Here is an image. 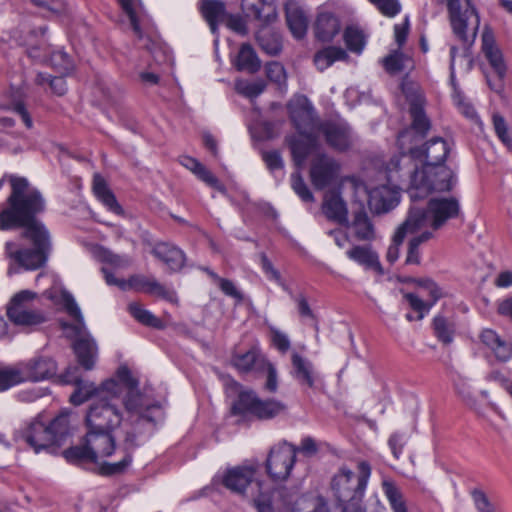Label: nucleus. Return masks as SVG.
<instances>
[{
  "label": "nucleus",
  "instance_id": "nucleus-31",
  "mask_svg": "<svg viewBox=\"0 0 512 512\" xmlns=\"http://www.w3.org/2000/svg\"><path fill=\"white\" fill-rule=\"evenodd\" d=\"M200 9L211 32L216 34L218 23L224 22L227 15L225 3L220 0H202Z\"/></svg>",
  "mask_w": 512,
  "mask_h": 512
},
{
  "label": "nucleus",
  "instance_id": "nucleus-64",
  "mask_svg": "<svg viewBox=\"0 0 512 512\" xmlns=\"http://www.w3.org/2000/svg\"><path fill=\"white\" fill-rule=\"evenodd\" d=\"M274 501L275 493L260 492L259 495L253 499V504L257 512H276Z\"/></svg>",
  "mask_w": 512,
  "mask_h": 512
},
{
  "label": "nucleus",
  "instance_id": "nucleus-27",
  "mask_svg": "<svg viewBox=\"0 0 512 512\" xmlns=\"http://www.w3.org/2000/svg\"><path fill=\"white\" fill-rule=\"evenodd\" d=\"M419 284L425 287L433 298L432 304H427L420 297L414 293H405L404 298L408 302L409 306L416 312H418V319H422L426 313L430 310L431 306L441 297V291L436 283L431 279H422Z\"/></svg>",
  "mask_w": 512,
  "mask_h": 512
},
{
  "label": "nucleus",
  "instance_id": "nucleus-56",
  "mask_svg": "<svg viewBox=\"0 0 512 512\" xmlns=\"http://www.w3.org/2000/svg\"><path fill=\"white\" fill-rule=\"evenodd\" d=\"M121 8L128 16L131 26L133 28V31L135 35L139 38H143V33L139 24V20L137 17V8H136V1L135 0H118Z\"/></svg>",
  "mask_w": 512,
  "mask_h": 512
},
{
  "label": "nucleus",
  "instance_id": "nucleus-36",
  "mask_svg": "<svg viewBox=\"0 0 512 512\" xmlns=\"http://www.w3.org/2000/svg\"><path fill=\"white\" fill-rule=\"evenodd\" d=\"M409 112L412 118V130L421 138L425 137L431 128V123L424 112L421 98L418 97L411 101Z\"/></svg>",
  "mask_w": 512,
  "mask_h": 512
},
{
  "label": "nucleus",
  "instance_id": "nucleus-35",
  "mask_svg": "<svg viewBox=\"0 0 512 512\" xmlns=\"http://www.w3.org/2000/svg\"><path fill=\"white\" fill-rule=\"evenodd\" d=\"M292 371L291 375L300 383L309 387H313L315 383L313 375V365L306 358L302 357L297 352L291 355Z\"/></svg>",
  "mask_w": 512,
  "mask_h": 512
},
{
  "label": "nucleus",
  "instance_id": "nucleus-11",
  "mask_svg": "<svg viewBox=\"0 0 512 512\" xmlns=\"http://www.w3.org/2000/svg\"><path fill=\"white\" fill-rule=\"evenodd\" d=\"M481 40L482 52L497 76V81L492 82L490 77L487 75V83L492 90L500 92L503 89V79L507 71V66L504 61L503 54L499 47L496 45L493 32L490 29L486 28L483 31Z\"/></svg>",
  "mask_w": 512,
  "mask_h": 512
},
{
  "label": "nucleus",
  "instance_id": "nucleus-48",
  "mask_svg": "<svg viewBox=\"0 0 512 512\" xmlns=\"http://www.w3.org/2000/svg\"><path fill=\"white\" fill-rule=\"evenodd\" d=\"M180 163L196 174L202 181L211 185V187L216 188L217 179L214 175L197 159L190 156H183L180 158Z\"/></svg>",
  "mask_w": 512,
  "mask_h": 512
},
{
  "label": "nucleus",
  "instance_id": "nucleus-45",
  "mask_svg": "<svg viewBox=\"0 0 512 512\" xmlns=\"http://www.w3.org/2000/svg\"><path fill=\"white\" fill-rule=\"evenodd\" d=\"M343 39L347 49L355 54H361L366 45V35L362 29L357 26H348L343 34Z\"/></svg>",
  "mask_w": 512,
  "mask_h": 512
},
{
  "label": "nucleus",
  "instance_id": "nucleus-42",
  "mask_svg": "<svg viewBox=\"0 0 512 512\" xmlns=\"http://www.w3.org/2000/svg\"><path fill=\"white\" fill-rule=\"evenodd\" d=\"M36 293L29 290H22L15 294L7 307V316L10 321L15 319L16 312L23 313L33 308V301L36 299Z\"/></svg>",
  "mask_w": 512,
  "mask_h": 512
},
{
  "label": "nucleus",
  "instance_id": "nucleus-13",
  "mask_svg": "<svg viewBox=\"0 0 512 512\" xmlns=\"http://www.w3.org/2000/svg\"><path fill=\"white\" fill-rule=\"evenodd\" d=\"M288 112L294 127L300 134L315 132L317 128L315 111L306 96H298L289 101Z\"/></svg>",
  "mask_w": 512,
  "mask_h": 512
},
{
  "label": "nucleus",
  "instance_id": "nucleus-30",
  "mask_svg": "<svg viewBox=\"0 0 512 512\" xmlns=\"http://www.w3.org/2000/svg\"><path fill=\"white\" fill-rule=\"evenodd\" d=\"M348 226L353 229L355 237L359 240L367 241L374 238V226L365 211L363 201H360L358 209L353 212V220Z\"/></svg>",
  "mask_w": 512,
  "mask_h": 512
},
{
  "label": "nucleus",
  "instance_id": "nucleus-19",
  "mask_svg": "<svg viewBox=\"0 0 512 512\" xmlns=\"http://www.w3.org/2000/svg\"><path fill=\"white\" fill-rule=\"evenodd\" d=\"M84 439L94 458V463L111 456L115 451V439L108 430L88 429Z\"/></svg>",
  "mask_w": 512,
  "mask_h": 512
},
{
  "label": "nucleus",
  "instance_id": "nucleus-62",
  "mask_svg": "<svg viewBox=\"0 0 512 512\" xmlns=\"http://www.w3.org/2000/svg\"><path fill=\"white\" fill-rule=\"evenodd\" d=\"M486 380L497 383L512 400V378L500 370H492L486 376Z\"/></svg>",
  "mask_w": 512,
  "mask_h": 512
},
{
  "label": "nucleus",
  "instance_id": "nucleus-41",
  "mask_svg": "<svg viewBox=\"0 0 512 512\" xmlns=\"http://www.w3.org/2000/svg\"><path fill=\"white\" fill-rule=\"evenodd\" d=\"M128 287L134 288L137 291H143L151 294L161 296L163 298L172 300V293L166 290V288L154 279H148L144 277H132L127 282Z\"/></svg>",
  "mask_w": 512,
  "mask_h": 512
},
{
  "label": "nucleus",
  "instance_id": "nucleus-15",
  "mask_svg": "<svg viewBox=\"0 0 512 512\" xmlns=\"http://www.w3.org/2000/svg\"><path fill=\"white\" fill-rule=\"evenodd\" d=\"M16 437L24 440L35 453L52 448L53 436L47 430V425L38 419L32 420L17 431Z\"/></svg>",
  "mask_w": 512,
  "mask_h": 512
},
{
  "label": "nucleus",
  "instance_id": "nucleus-47",
  "mask_svg": "<svg viewBox=\"0 0 512 512\" xmlns=\"http://www.w3.org/2000/svg\"><path fill=\"white\" fill-rule=\"evenodd\" d=\"M130 314L141 324L156 329L164 328L162 320L153 315L150 311L144 309L139 303L132 302L128 306Z\"/></svg>",
  "mask_w": 512,
  "mask_h": 512
},
{
  "label": "nucleus",
  "instance_id": "nucleus-16",
  "mask_svg": "<svg viewBox=\"0 0 512 512\" xmlns=\"http://www.w3.org/2000/svg\"><path fill=\"white\" fill-rule=\"evenodd\" d=\"M277 494L288 512H329L328 505L324 498L318 497L310 502L296 492H289L286 489L272 491Z\"/></svg>",
  "mask_w": 512,
  "mask_h": 512
},
{
  "label": "nucleus",
  "instance_id": "nucleus-32",
  "mask_svg": "<svg viewBox=\"0 0 512 512\" xmlns=\"http://www.w3.org/2000/svg\"><path fill=\"white\" fill-rule=\"evenodd\" d=\"M349 55L341 47L327 46L318 50L313 57L314 65L320 72L325 71L337 61H347Z\"/></svg>",
  "mask_w": 512,
  "mask_h": 512
},
{
  "label": "nucleus",
  "instance_id": "nucleus-4",
  "mask_svg": "<svg viewBox=\"0 0 512 512\" xmlns=\"http://www.w3.org/2000/svg\"><path fill=\"white\" fill-rule=\"evenodd\" d=\"M421 194H410L411 208L407 216L408 223L416 231L431 229L436 231L442 228L447 221L454 219L460 214V203L455 197H433L428 200L425 207H418L417 203Z\"/></svg>",
  "mask_w": 512,
  "mask_h": 512
},
{
  "label": "nucleus",
  "instance_id": "nucleus-23",
  "mask_svg": "<svg viewBox=\"0 0 512 512\" xmlns=\"http://www.w3.org/2000/svg\"><path fill=\"white\" fill-rule=\"evenodd\" d=\"M286 22L292 35L296 39L305 37L308 28V17L299 3L289 0L285 5Z\"/></svg>",
  "mask_w": 512,
  "mask_h": 512
},
{
  "label": "nucleus",
  "instance_id": "nucleus-60",
  "mask_svg": "<svg viewBox=\"0 0 512 512\" xmlns=\"http://www.w3.org/2000/svg\"><path fill=\"white\" fill-rule=\"evenodd\" d=\"M340 190L353 192H377V188L368 189L367 185L357 176H346L340 179Z\"/></svg>",
  "mask_w": 512,
  "mask_h": 512
},
{
  "label": "nucleus",
  "instance_id": "nucleus-33",
  "mask_svg": "<svg viewBox=\"0 0 512 512\" xmlns=\"http://www.w3.org/2000/svg\"><path fill=\"white\" fill-rule=\"evenodd\" d=\"M347 257L364 266L367 269H374L378 272H382V267L379 262V257L370 246L356 245L346 252Z\"/></svg>",
  "mask_w": 512,
  "mask_h": 512
},
{
  "label": "nucleus",
  "instance_id": "nucleus-5",
  "mask_svg": "<svg viewBox=\"0 0 512 512\" xmlns=\"http://www.w3.org/2000/svg\"><path fill=\"white\" fill-rule=\"evenodd\" d=\"M370 476L371 466L366 461L358 464V474L346 467L335 474L331 488L341 512H365L362 501Z\"/></svg>",
  "mask_w": 512,
  "mask_h": 512
},
{
  "label": "nucleus",
  "instance_id": "nucleus-59",
  "mask_svg": "<svg viewBox=\"0 0 512 512\" xmlns=\"http://www.w3.org/2000/svg\"><path fill=\"white\" fill-rule=\"evenodd\" d=\"M51 64L62 75H69L73 71L72 61L63 51L52 53Z\"/></svg>",
  "mask_w": 512,
  "mask_h": 512
},
{
  "label": "nucleus",
  "instance_id": "nucleus-49",
  "mask_svg": "<svg viewBox=\"0 0 512 512\" xmlns=\"http://www.w3.org/2000/svg\"><path fill=\"white\" fill-rule=\"evenodd\" d=\"M400 170V157H393L387 167L384 169V192H403L404 189L396 183V178Z\"/></svg>",
  "mask_w": 512,
  "mask_h": 512
},
{
  "label": "nucleus",
  "instance_id": "nucleus-20",
  "mask_svg": "<svg viewBox=\"0 0 512 512\" xmlns=\"http://www.w3.org/2000/svg\"><path fill=\"white\" fill-rule=\"evenodd\" d=\"M256 473V467L253 465H241L225 472L222 483L230 491L243 494L246 488L252 482Z\"/></svg>",
  "mask_w": 512,
  "mask_h": 512
},
{
  "label": "nucleus",
  "instance_id": "nucleus-9",
  "mask_svg": "<svg viewBox=\"0 0 512 512\" xmlns=\"http://www.w3.org/2000/svg\"><path fill=\"white\" fill-rule=\"evenodd\" d=\"M120 396L106 394L95 399L89 406L85 422L88 429L111 431L122 421V413L114 403Z\"/></svg>",
  "mask_w": 512,
  "mask_h": 512
},
{
  "label": "nucleus",
  "instance_id": "nucleus-52",
  "mask_svg": "<svg viewBox=\"0 0 512 512\" xmlns=\"http://www.w3.org/2000/svg\"><path fill=\"white\" fill-rule=\"evenodd\" d=\"M434 236L432 231L425 230L421 234L413 237L409 241L408 245V252L406 256L405 263L406 264H420V252H419V246L430 239H432Z\"/></svg>",
  "mask_w": 512,
  "mask_h": 512
},
{
  "label": "nucleus",
  "instance_id": "nucleus-44",
  "mask_svg": "<svg viewBox=\"0 0 512 512\" xmlns=\"http://www.w3.org/2000/svg\"><path fill=\"white\" fill-rule=\"evenodd\" d=\"M47 430L53 436L52 447L61 446L69 435L70 424L68 415L61 414L57 416L49 425H47Z\"/></svg>",
  "mask_w": 512,
  "mask_h": 512
},
{
  "label": "nucleus",
  "instance_id": "nucleus-50",
  "mask_svg": "<svg viewBox=\"0 0 512 512\" xmlns=\"http://www.w3.org/2000/svg\"><path fill=\"white\" fill-rule=\"evenodd\" d=\"M11 322L17 326L32 327L44 323L47 318L43 311L33 307L23 313L16 312Z\"/></svg>",
  "mask_w": 512,
  "mask_h": 512
},
{
  "label": "nucleus",
  "instance_id": "nucleus-26",
  "mask_svg": "<svg viewBox=\"0 0 512 512\" xmlns=\"http://www.w3.org/2000/svg\"><path fill=\"white\" fill-rule=\"evenodd\" d=\"M482 343L491 350L495 358L500 362H507L512 358V341L506 342L491 329H485L481 333Z\"/></svg>",
  "mask_w": 512,
  "mask_h": 512
},
{
  "label": "nucleus",
  "instance_id": "nucleus-7",
  "mask_svg": "<svg viewBox=\"0 0 512 512\" xmlns=\"http://www.w3.org/2000/svg\"><path fill=\"white\" fill-rule=\"evenodd\" d=\"M287 412V405L277 399L263 400L252 391H241L232 406L234 415H252L259 420H270Z\"/></svg>",
  "mask_w": 512,
  "mask_h": 512
},
{
  "label": "nucleus",
  "instance_id": "nucleus-8",
  "mask_svg": "<svg viewBox=\"0 0 512 512\" xmlns=\"http://www.w3.org/2000/svg\"><path fill=\"white\" fill-rule=\"evenodd\" d=\"M450 22L453 33L466 45L471 46L477 36L480 24L476 9L466 0V7L462 11L460 0H447Z\"/></svg>",
  "mask_w": 512,
  "mask_h": 512
},
{
  "label": "nucleus",
  "instance_id": "nucleus-22",
  "mask_svg": "<svg viewBox=\"0 0 512 512\" xmlns=\"http://www.w3.org/2000/svg\"><path fill=\"white\" fill-rule=\"evenodd\" d=\"M266 360L267 358L262 354L261 350L253 346L244 353L234 352L231 357V364L240 373H257L263 368Z\"/></svg>",
  "mask_w": 512,
  "mask_h": 512
},
{
  "label": "nucleus",
  "instance_id": "nucleus-12",
  "mask_svg": "<svg viewBox=\"0 0 512 512\" xmlns=\"http://www.w3.org/2000/svg\"><path fill=\"white\" fill-rule=\"evenodd\" d=\"M73 383L76 386L75 391L70 396V402L73 405H81L90 398L99 399L106 394H111V396L122 395V387L115 379H108L99 387H96L93 382L79 378H76Z\"/></svg>",
  "mask_w": 512,
  "mask_h": 512
},
{
  "label": "nucleus",
  "instance_id": "nucleus-39",
  "mask_svg": "<svg viewBox=\"0 0 512 512\" xmlns=\"http://www.w3.org/2000/svg\"><path fill=\"white\" fill-rule=\"evenodd\" d=\"M371 211L377 215L386 214L400 204V194H367Z\"/></svg>",
  "mask_w": 512,
  "mask_h": 512
},
{
  "label": "nucleus",
  "instance_id": "nucleus-55",
  "mask_svg": "<svg viewBox=\"0 0 512 512\" xmlns=\"http://www.w3.org/2000/svg\"><path fill=\"white\" fill-rule=\"evenodd\" d=\"M265 87V83L261 80L250 82L238 79L235 82V90L237 93L250 99L258 97L265 90Z\"/></svg>",
  "mask_w": 512,
  "mask_h": 512
},
{
  "label": "nucleus",
  "instance_id": "nucleus-34",
  "mask_svg": "<svg viewBox=\"0 0 512 512\" xmlns=\"http://www.w3.org/2000/svg\"><path fill=\"white\" fill-rule=\"evenodd\" d=\"M49 254L38 248H25L16 250L15 261L27 270H36L46 263Z\"/></svg>",
  "mask_w": 512,
  "mask_h": 512
},
{
  "label": "nucleus",
  "instance_id": "nucleus-58",
  "mask_svg": "<svg viewBox=\"0 0 512 512\" xmlns=\"http://www.w3.org/2000/svg\"><path fill=\"white\" fill-rule=\"evenodd\" d=\"M408 58L401 52L395 51L382 59L385 70L390 74H397L405 67Z\"/></svg>",
  "mask_w": 512,
  "mask_h": 512
},
{
  "label": "nucleus",
  "instance_id": "nucleus-38",
  "mask_svg": "<svg viewBox=\"0 0 512 512\" xmlns=\"http://www.w3.org/2000/svg\"><path fill=\"white\" fill-rule=\"evenodd\" d=\"M234 66L239 71H246L249 73H255L260 69V60L250 44L241 45L238 55L234 61Z\"/></svg>",
  "mask_w": 512,
  "mask_h": 512
},
{
  "label": "nucleus",
  "instance_id": "nucleus-63",
  "mask_svg": "<svg viewBox=\"0 0 512 512\" xmlns=\"http://www.w3.org/2000/svg\"><path fill=\"white\" fill-rule=\"evenodd\" d=\"M267 78L281 86L286 83V72L284 66L279 62H270L266 65Z\"/></svg>",
  "mask_w": 512,
  "mask_h": 512
},
{
  "label": "nucleus",
  "instance_id": "nucleus-18",
  "mask_svg": "<svg viewBox=\"0 0 512 512\" xmlns=\"http://www.w3.org/2000/svg\"><path fill=\"white\" fill-rule=\"evenodd\" d=\"M340 165L327 156L319 157L311 166V180L316 189H324L339 176Z\"/></svg>",
  "mask_w": 512,
  "mask_h": 512
},
{
  "label": "nucleus",
  "instance_id": "nucleus-37",
  "mask_svg": "<svg viewBox=\"0 0 512 512\" xmlns=\"http://www.w3.org/2000/svg\"><path fill=\"white\" fill-rule=\"evenodd\" d=\"M256 40L261 49L268 55L276 56L282 50L281 36L267 28V26L260 27L256 33Z\"/></svg>",
  "mask_w": 512,
  "mask_h": 512
},
{
  "label": "nucleus",
  "instance_id": "nucleus-46",
  "mask_svg": "<svg viewBox=\"0 0 512 512\" xmlns=\"http://www.w3.org/2000/svg\"><path fill=\"white\" fill-rule=\"evenodd\" d=\"M382 488L393 512H408L402 493L392 481H383Z\"/></svg>",
  "mask_w": 512,
  "mask_h": 512
},
{
  "label": "nucleus",
  "instance_id": "nucleus-25",
  "mask_svg": "<svg viewBox=\"0 0 512 512\" xmlns=\"http://www.w3.org/2000/svg\"><path fill=\"white\" fill-rule=\"evenodd\" d=\"M293 160L296 166L300 167L312 152L316 144L314 132L292 136L287 139Z\"/></svg>",
  "mask_w": 512,
  "mask_h": 512
},
{
  "label": "nucleus",
  "instance_id": "nucleus-61",
  "mask_svg": "<svg viewBox=\"0 0 512 512\" xmlns=\"http://www.w3.org/2000/svg\"><path fill=\"white\" fill-rule=\"evenodd\" d=\"M8 181L10 183L11 192H34L31 190L30 183L27 178L17 175H4L0 179V190L3 187V183Z\"/></svg>",
  "mask_w": 512,
  "mask_h": 512
},
{
  "label": "nucleus",
  "instance_id": "nucleus-43",
  "mask_svg": "<svg viewBox=\"0 0 512 512\" xmlns=\"http://www.w3.org/2000/svg\"><path fill=\"white\" fill-rule=\"evenodd\" d=\"M415 232L417 231L415 229H412V225L408 223L407 219L398 227L393 236L392 243L390 244L387 250L386 259L388 262L393 264L395 261L398 260L400 255V246L403 243L404 238L408 233Z\"/></svg>",
  "mask_w": 512,
  "mask_h": 512
},
{
  "label": "nucleus",
  "instance_id": "nucleus-1",
  "mask_svg": "<svg viewBox=\"0 0 512 512\" xmlns=\"http://www.w3.org/2000/svg\"><path fill=\"white\" fill-rule=\"evenodd\" d=\"M117 380L122 388L123 385L128 389L124 399V405L129 415V420L134 426V431H128L125 438V446L121 449L122 458L118 462H104L100 466L102 475H115L123 473L132 462V451L137 446L135 443L136 432H141L138 426L142 423L154 425L162 416V408L159 403L151 402L147 397L138 392V381L132 376L131 371L126 366H121L117 370Z\"/></svg>",
  "mask_w": 512,
  "mask_h": 512
},
{
  "label": "nucleus",
  "instance_id": "nucleus-17",
  "mask_svg": "<svg viewBox=\"0 0 512 512\" xmlns=\"http://www.w3.org/2000/svg\"><path fill=\"white\" fill-rule=\"evenodd\" d=\"M241 8L247 18L268 26L277 19V8L273 0H242Z\"/></svg>",
  "mask_w": 512,
  "mask_h": 512
},
{
  "label": "nucleus",
  "instance_id": "nucleus-53",
  "mask_svg": "<svg viewBox=\"0 0 512 512\" xmlns=\"http://www.w3.org/2000/svg\"><path fill=\"white\" fill-rule=\"evenodd\" d=\"M23 382L25 376L19 366L0 369V392Z\"/></svg>",
  "mask_w": 512,
  "mask_h": 512
},
{
  "label": "nucleus",
  "instance_id": "nucleus-40",
  "mask_svg": "<svg viewBox=\"0 0 512 512\" xmlns=\"http://www.w3.org/2000/svg\"><path fill=\"white\" fill-rule=\"evenodd\" d=\"M432 327L435 337L444 345H449L453 342L456 326L452 318L443 315H437L433 318Z\"/></svg>",
  "mask_w": 512,
  "mask_h": 512
},
{
  "label": "nucleus",
  "instance_id": "nucleus-24",
  "mask_svg": "<svg viewBox=\"0 0 512 512\" xmlns=\"http://www.w3.org/2000/svg\"><path fill=\"white\" fill-rule=\"evenodd\" d=\"M322 212L330 221L348 226V208L341 194H325L322 202Z\"/></svg>",
  "mask_w": 512,
  "mask_h": 512
},
{
  "label": "nucleus",
  "instance_id": "nucleus-28",
  "mask_svg": "<svg viewBox=\"0 0 512 512\" xmlns=\"http://www.w3.org/2000/svg\"><path fill=\"white\" fill-rule=\"evenodd\" d=\"M153 255L167 265L169 270L179 271L185 263L184 252L168 243H159L152 250Z\"/></svg>",
  "mask_w": 512,
  "mask_h": 512
},
{
  "label": "nucleus",
  "instance_id": "nucleus-21",
  "mask_svg": "<svg viewBox=\"0 0 512 512\" xmlns=\"http://www.w3.org/2000/svg\"><path fill=\"white\" fill-rule=\"evenodd\" d=\"M24 372L25 382H38L53 377L57 372L55 361L48 357H36L19 365Z\"/></svg>",
  "mask_w": 512,
  "mask_h": 512
},
{
  "label": "nucleus",
  "instance_id": "nucleus-10",
  "mask_svg": "<svg viewBox=\"0 0 512 512\" xmlns=\"http://www.w3.org/2000/svg\"><path fill=\"white\" fill-rule=\"evenodd\" d=\"M296 455V446L287 441L274 445L266 460L268 475L275 481L288 479L296 462Z\"/></svg>",
  "mask_w": 512,
  "mask_h": 512
},
{
  "label": "nucleus",
  "instance_id": "nucleus-51",
  "mask_svg": "<svg viewBox=\"0 0 512 512\" xmlns=\"http://www.w3.org/2000/svg\"><path fill=\"white\" fill-rule=\"evenodd\" d=\"M64 458L71 464L94 463V458L84 440L83 445L73 446L63 452Z\"/></svg>",
  "mask_w": 512,
  "mask_h": 512
},
{
  "label": "nucleus",
  "instance_id": "nucleus-29",
  "mask_svg": "<svg viewBox=\"0 0 512 512\" xmlns=\"http://www.w3.org/2000/svg\"><path fill=\"white\" fill-rule=\"evenodd\" d=\"M340 21L332 13H320L314 25L315 37L322 42H330L340 31Z\"/></svg>",
  "mask_w": 512,
  "mask_h": 512
},
{
  "label": "nucleus",
  "instance_id": "nucleus-54",
  "mask_svg": "<svg viewBox=\"0 0 512 512\" xmlns=\"http://www.w3.org/2000/svg\"><path fill=\"white\" fill-rule=\"evenodd\" d=\"M64 76L65 75L61 74V76L52 77L46 73L40 72L37 74V76L35 78V82H36V84H38L40 86L48 84L50 86L51 90L53 91V93H55L58 96H62L67 91V84L64 79Z\"/></svg>",
  "mask_w": 512,
  "mask_h": 512
},
{
  "label": "nucleus",
  "instance_id": "nucleus-57",
  "mask_svg": "<svg viewBox=\"0 0 512 512\" xmlns=\"http://www.w3.org/2000/svg\"><path fill=\"white\" fill-rule=\"evenodd\" d=\"M492 122L494 131L499 138V140L509 149L512 147V138L509 134L508 125L503 116L499 113H494L492 115Z\"/></svg>",
  "mask_w": 512,
  "mask_h": 512
},
{
  "label": "nucleus",
  "instance_id": "nucleus-14",
  "mask_svg": "<svg viewBox=\"0 0 512 512\" xmlns=\"http://www.w3.org/2000/svg\"><path fill=\"white\" fill-rule=\"evenodd\" d=\"M318 130L324 135L327 144L339 151L349 149L356 140L351 127L346 122H325L318 127Z\"/></svg>",
  "mask_w": 512,
  "mask_h": 512
},
{
  "label": "nucleus",
  "instance_id": "nucleus-2",
  "mask_svg": "<svg viewBox=\"0 0 512 512\" xmlns=\"http://www.w3.org/2000/svg\"><path fill=\"white\" fill-rule=\"evenodd\" d=\"M448 143L441 137L426 142L422 147L410 149L412 158L423 161L410 175V189L419 192H450L456 188L458 179L455 172L444 166Z\"/></svg>",
  "mask_w": 512,
  "mask_h": 512
},
{
  "label": "nucleus",
  "instance_id": "nucleus-3",
  "mask_svg": "<svg viewBox=\"0 0 512 512\" xmlns=\"http://www.w3.org/2000/svg\"><path fill=\"white\" fill-rule=\"evenodd\" d=\"M8 206L0 211V229L9 230L23 227V236L34 248L51 252V235L36 215L44 210L41 194H10Z\"/></svg>",
  "mask_w": 512,
  "mask_h": 512
},
{
  "label": "nucleus",
  "instance_id": "nucleus-6",
  "mask_svg": "<svg viewBox=\"0 0 512 512\" xmlns=\"http://www.w3.org/2000/svg\"><path fill=\"white\" fill-rule=\"evenodd\" d=\"M64 307L75 323L61 322V327L68 338H73V349L79 364L85 370L93 369L97 357V344L88 333L81 310L74 297L70 294L63 296Z\"/></svg>",
  "mask_w": 512,
  "mask_h": 512
}]
</instances>
